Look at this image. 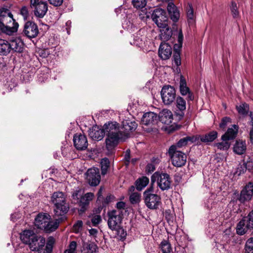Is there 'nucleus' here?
<instances>
[{"mask_svg":"<svg viewBox=\"0 0 253 253\" xmlns=\"http://www.w3.org/2000/svg\"><path fill=\"white\" fill-rule=\"evenodd\" d=\"M51 202L54 206V215L56 217H64V215L69 209L64 194L62 192H54L51 197Z\"/></svg>","mask_w":253,"mask_h":253,"instance_id":"nucleus-4","label":"nucleus"},{"mask_svg":"<svg viewBox=\"0 0 253 253\" xmlns=\"http://www.w3.org/2000/svg\"><path fill=\"white\" fill-rule=\"evenodd\" d=\"M91 221L93 226H96L101 221V217L99 215H94L92 217Z\"/></svg>","mask_w":253,"mask_h":253,"instance_id":"nucleus-52","label":"nucleus"},{"mask_svg":"<svg viewBox=\"0 0 253 253\" xmlns=\"http://www.w3.org/2000/svg\"><path fill=\"white\" fill-rule=\"evenodd\" d=\"M161 94L163 102L165 105H170L175 99V90L170 85L164 86L161 90Z\"/></svg>","mask_w":253,"mask_h":253,"instance_id":"nucleus-9","label":"nucleus"},{"mask_svg":"<svg viewBox=\"0 0 253 253\" xmlns=\"http://www.w3.org/2000/svg\"><path fill=\"white\" fill-rule=\"evenodd\" d=\"M83 196V191L82 189H79L74 191L72 194V197L74 200L77 201V203Z\"/></svg>","mask_w":253,"mask_h":253,"instance_id":"nucleus-49","label":"nucleus"},{"mask_svg":"<svg viewBox=\"0 0 253 253\" xmlns=\"http://www.w3.org/2000/svg\"><path fill=\"white\" fill-rule=\"evenodd\" d=\"M108 225L112 230L118 229L121 225L122 220L121 212L119 211L113 210L108 212Z\"/></svg>","mask_w":253,"mask_h":253,"instance_id":"nucleus-11","label":"nucleus"},{"mask_svg":"<svg viewBox=\"0 0 253 253\" xmlns=\"http://www.w3.org/2000/svg\"><path fill=\"white\" fill-rule=\"evenodd\" d=\"M245 249L246 253H253V238L247 240Z\"/></svg>","mask_w":253,"mask_h":253,"instance_id":"nucleus-43","label":"nucleus"},{"mask_svg":"<svg viewBox=\"0 0 253 253\" xmlns=\"http://www.w3.org/2000/svg\"><path fill=\"white\" fill-rule=\"evenodd\" d=\"M115 230L117 231V235L120 236L121 238L125 237L126 234V233L124 231L123 228H121L120 226Z\"/></svg>","mask_w":253,"mask_h":253,"instance_id":"nucleus-58","label":"nucleus"},{"mask_svg":"<svg viewBox=\"0 0 253 253\" xmlns=\"http://www.w3.org/2000/svg\"><path fill=\"white\" fill-rule=\"evenodd\" d=\"M253 229V210L238 223L236 231L238 234L242 235L248 229Z\"/></svg>","mask_w":253,"mask_h":253,"instance_id":"nucleus-7","label":"nucleus"},{"mask_svg":"<svg viewBox=\"0 0 253 253\" xmlns=\"http://www.w3.org/2000/svg\"><path fill=\"white\" fill-rule=\"evenodd\" d=\"M85 176L86 180L90 185L95 186L99 184L101 177L98 169L93 168L88 169L85 173Z\"/></svg>","mask_w":253,"mask_h":253,"instance_id":"nucleus-12","label":"nucleus"},{"mask_svg":"<svg viewBox=\"0 0 253 253\" xmlns=\"http://www.w3.org/2000/svg\"><path fill=\"white\" fill-rule=\"evenodd\" d=\"M48 1L51 4L55 6H60L63 2V0H48Z\"/></svg>","mask_w":253,"mask_h":253,"instance_id":"nucleus-57","label":"nucleus"},{"mask_svg":"<svg viewBox=\"0 0 253 253\" xmlns=\"http://www.w3.org/2000/svg\"><path fill=\"white\" fill-rule=\"evenodd\" d=\"M158 116L156 113L149 112L145 113L141 119V123L146 126L154 124L157 120Z\"/></svg>","mask_w":253,"mask_h":253,"instance_id":"nucleus-23","label":"nucleus"},{"mask_svg":"<svg viewBox=\"0 0 253 253\" xmlns=\"http://www.w3.org/2000/svg\"><path fill=\"white\" fill-rule=\"evenodd\" d=\"M253 195V184L252 182L249 183L242 190L239 198L241 203L251 199Z\"/></svg>","mask_w":253,"mask_h":253,"instance_id":"nucleus-16","label":"nucleus"},{"mask_svg":"<svg viewBox=\"0 0 253 253\" xmlns=\"http://www.w3.org/2000/svg\"><path fill=\"white\" fill-rule=\"evenodd\" d=\"M32 240L28 244L30 249L32 251H37L43 250L42 248L44 246L45 240L44 238L41 236L35 235Z\"/></svg>","mask_w":253,"mask_h":253,"instance_id":"nucleus-15","label":"nucleus"},{"mask_svg":"<svg viewBox=\"0 0 253 253\" xmlns=\"http://www.w3.org/2000/svg\"><path fill=\"white\" fill-rule=\"evenodd\" d=\"M83 253H95L97 246L93 243H85L83 246Z\"/></svg>","mask_w":253,"mask_h":253,"instance_id":"nucleus-33","label":"nucleus"},{"mask_svg":"<svg viewBox=\"0 0 253 253\" xmlns=\"http://www.w3.org/2000/svg\"><path fill=\"white\" fill-rule=\"evenodd\" d=\"M10 51L12 50L17 52H21L23 48V42L19 38H15L9 42Z\"/></svg>","mask_w":253,"mask_h":253,"instance_id":"nucleus-21","label":"nucleus"},{"mask_svg":"<svg viewBox=\"0 0 253 253\" xmlns=\"http://www.w3.org/2000/svg\"><path fill=\"white\" fill-rule=\"evenodd\" d=\"M18 27V23L16 21H13V25H1L0 30L3 33L8 36H11L17 32Z\"/></svg>","mask_w":253,"mask_h":253,"instance_id":"nucleus-26","label":"nucleus"},{"mask_svg":"<svg viewBox=\"0 0 253 253\" xmlns=\"http://www.w3.org/2000/svg\"><path fill=\"white\" fill-rule=\"evenodd\" d=\"M36 235L32 230H25L20 234V239L23 243L28 245Z\"/></svg>","mask_w":253,"mask_h":253,"instance_id":"nucleus-30","label":"nucleus"},{"mask_svg":"<svg viewBox=\"0 0 253 253\" xmlns=\"http://www.w3.org/2000/svg\"><path fill=\"white\" fill-rule=\"evenodd\" d=\"M137 125L135 121H131L129 120H124L122 122V128L126 131L123 134V136L127 137L129 132L134 130L137 127Z\"/></svg>","mask_w":253,"mask_h":253,"instance_id":"nucleus-20","label":"nucleus"},{"mask_svg":"<svg viewBox=\"0 0 253 253\" xmlns=\"http://www.w3.org/2000/svg\"><path fill=\"white\" fill-rule=\"evenodd\" d=\"M198 136L195 135L185 137L180 139L175 146L177 149L178 148L186 146L189 143H197L198 144Z\"/></svg>","mask_w":253,"mask_h":253,"instance_id":"nucleus-28","label":"nucleus"},{"mask_svg":"<svg viewBox=\"0 0 253 253\" xmlns=\"http://www.w3.org/2000/svg\"><path fill=\"white\" fill-rule=\"evenodd\" d=\"M103 129L106 134L105 143L107 154L110 155L113 153L119 141L124 139L123 133L120 131L119 124L116 122L105 124Z\"/></svg>","mask_w":253,"mask_h":253,"instance_id":"nucleus-1","label":"nucleus"},{"mask_svg":"<svg viewBox=\"0 0 253 253\" xmlns=\"http://www.w3.org/2000/svg\"><path fill=\"white\" fill-rule=\"evenodd\" d=\"M83 226V222L81 220H78L73 226V230L75 232H79L80 229Z\"/></svg>","mask_w":253,"mask_h":253,"instance_id":"nucleus-56","label":"nucleus"},{"mask_svg":"<svg viewBox=\"0 0 253 253\" xmlns=\"http://www.w3.org/2000/svg\"><path fill=\"white\" fill-rule=\"evenodd\" d=\"M110 161L108 158H104L101 159L100 161L101 174L105 175L108 171V169L110 167Z\"/></svg>","mask_w":253,"mask_h":253,"instance_id":"nucleus-35","label":"nucleus"},{"mask_svg":"<svg viewBox=\"0 0 253 253\" xmlns=\"http://www.w3.org/2000/svg\"><path fill=\"white\" fill-rule=\"evenodd\" d=\"M167 9L171 19L173 22H177L180 16L179 11L177 7L172 2H169Z\"/></svg>","mask_w":253,"mask_h":253,"instance_id":"nucleus-25","label":"nucleus"},{"mask_svg":"<svg viewBox=\"0 0 253 253\" xmlns=\"http://www.w3.org/2000/svg\"><path fill=\"white\" fill-rule=\"evenodd\" d=\"M237 110L239 114L242 115H246L249 111V105L247 104L244 103L237 107Z\"/></svg>","mask_w":253,"mask_h":253,"instance_id":"nucleus-46","label":"nucleus"},{"mask_svg":"<svg viewBox=\"0 0 253 253\" xmlns=\"http://www.w3.org/2000/svg\"><path fill=\"white\" fill-rule=\"evenodd\" d=\"M88 134L92 139L99 141L103 138L105 132L103 128L95 126L89 130Z\"/></svg>","mask_w":253,"mask_h":253,"instance_id":"nucleus-18","label":"nucleus"},{"mask_svg":"<svg viewBox=\"0 0 253 253\" xmlns=\"http://www.w3.org/2000/svg\"><path fill=\"white\" fill-rule=\"evenodd\" d=\"M149 179L146 176L138 178L135 182L136 188L138 190H141L149 183Z\"/></svg>","mask_w":253,"mask_h":253,"instance_id":"nucleus-34","label":"nucleus"},{"mask_svg":"<svg viewBox=\"0 0 253 253\" xmlns=\"http://www.w3.org/2000/svg\"><path fill=\"white\" fill-rule=\"evenodd\" d=\"M168 154L170 157L172 164L176 167H181L185 165L187 156L183 152L177 150L176 146L171 145L169 149Z\"/></svg>","mask_w":253,"mask_h":253,"instance_id":"nucleus-5","label":"nucleus"},{"mask_svg":"<svg viewBox=\"0 0 253 253\" xmlns=\"http://www.w3.org/2000/svg\"><path fill=\"white\" fill-rule=\"evenodd\" d=\"M246 150V145L245 141L237 140L234 146V152L238 154H243Z\"/></svg>","mask_w":253,"mask_h":253,"instance_id":"nucleus-31","label":"nucleus"},{"mask_svg":"<svg viewBox=\"0 0 253 253\" xmlns=\"http://www.w3.org/2000/svg\"><path fill=\"white\" fill-rule=\"evenodd\" d=\"M153 21L161 29L162 38L168 40L172 36V31L168 26V17L165 10L161 8L155 9L151 15Z\"/></svg>","mask_w":253,"mask_h":253,"instance_id":"nucleus-2","label":"nucleus"},{"mask_svg":"<svg viewBox=\"0 0 253 253\" xmlns=\"http://www.w3.org/2000/svg\"><path fill=\"white\" fill-rule=\"evenodd\" d=\"M187 12V17L188 21H194L195 15L194 14V10L191 4H188V5L186 9ZM190 21H189L190 22Z\"/></svg>","mask_w":253,"mask_h":253,"instance_id":"nucleus-39","label":"nucleus"},{"mask_svg":"<svg viewBox=\"0 0 253 253\" xmlns=\"http://www.w3.org/2000/svg\"><path fill=\"white\" fill-rule=\"evenodd\" d=\"M126 206V204L124 202H119L116 204V208L118 209V211L120 210H123L125 209Z\"/></svg>","mask_w":253,"mask_h":253,"instance_id":"nucleus-60","label":"nucleus"},{"mask_svg":"<svg viewBox=\"0 0 253 253\" xmlns=\"http://www.w3.org/2000/svg\"><path fill=\"white\" fill-rule=\"evenodd\" d=\"M183 34L182 32V30H181V29H180L179 31L178 34V39H177L178 44H176L174 45V48H175V47L176 46H178V47H179V48L181 47L182 45V42H183Z\"/></svg>","mask_w":253,"mask_h":253,"instance_id":"nucleus-50","label":"nucleus"},{"mask_svg":"<svg viewBox=\"0 0 253 253\" xmlns=\"http://www.w3.org/2000/svg\"><path fill=\"white\" fill-rule=\"evenodd\" d=\"M97 230L94 228H91L89 230V234L93 236H95L97 234Z\"/></svg>","mask_w":253,"mask_h":253,"instance_id":"nucleus-64","label":"nucleus"},{"mask_svg":"<svg viewBox=\"0 0 253 253\" xmlns=\"http://www.w3.org/2000/svg\"><path fill=\"white\" fill-rule=\"evenodd\" d=\"M143 198L145 205L151 210L158 209L162 203L161 196L156 194H149L147 192Z\"/></svg>","mask_w":253,"mask_h":253,"instance_id":"nucleus-10","label":"nucleus"},{"mask_svg":"<svg viewBox=\"0 0 253 253\" xmlns=\"http://www.w3.org/2000/svg\"><path fill=\"white\" fill-rule=\"evenodd\" d=\"M13 21H16L15 19L13 18V15L11 14V15H8L5 17L4 19L0 21L1 25H13Z\"/></svg>","mask_w":253,"mask_h":253,"instance_id":"nucleus-45","label":"nucleus"},{"mask_svg":"<svg viewBox=\"0 0 253 253\" xmlns=\"http://www.w3.org/2000/svg\"><path fill=\"white\" fill-rule=\"evenodd\" d=\"M77 247V243L75 241H72L69 245V248L73 252H75Z\"/></svg>","mask_w":253,"mask_h":253,"instance_id":"nucleus-63","label":"nucleus"},{"mask_svg":"<svg viewBox=\"0 0 253 253\" xmlns=\"http://www.w3.org/2000/svg\"><path fill=\"white\" fill-rule=\"evenodd\" d=\"M23 33L28 38H34L39 33L38 26L33 22L28 21L24 25Z\"/></svg>","mask_w":253,"mask_h":253,"instance_id":"nucleus-14","label":"nucleus"},{"mask_svg":"<svg viewBox=\"0 0 253 253\" xmlns=\"http://www.w3.org/2000/svg\"><path fill=\"white\" fill-rule=\"evenodd\" d=\"M54 241L53 238L50 237L48 239L45 249H43V251H45L46 253H50L52 250L53 245Z\"/></svg>","mask_w":253,"mask_h":253,"instance_id":"nucleus-42","label":"nucleus"},{"mask_svg":"<svg viewBox=\"0 0 253 253\" xmlns=\"http://www.w3.org/2000/svg\"><path fill=\"white\" fill-rule=\"evenodd\" d=\"M155 177L157 178L158 186L162 191L168 190L170 188L171 180L169 175L166 173H162L158 174L155 172L151 177V180L154 182Z\"/></svg>","mask_w":253,"mask_h":253,"instance_id":"nucleus-8","label":"nucleus"},{"mask_svg":"<svg viewBox=\"0 0 253 253\" xmlns=\"http://www.w3.org/2000/svg\"><path fill=\"white\" fill-rule=\"evenodd\" d=\"M132 2L136 8H142L146 5L147 0H132Z\"/></svg>","mask_w":253,"mask_h":253,"instance_id":"nucleus-44","label":"nucleus"},{"mask_svg":"<svg viewBox=\"0 0 253 253\" xmlns=\"http://www.w3.org/2000/svg\"><path fill=\"white\" fill-rule=\"evenodd\" d=\"M172 54V48L167 43L164 42L160 44L159 49V55L163 60H166L171 56Z\"/></svg>","mask_w":253,"mask_h":253,"instance_id":"nucleus-17","label":"nucleus"},{"mask_svg":"<svg viewBox=\"0 0 253 253\" xmlns=\"http://www.w3.org/2000/svg\"><path fill=\"white\" fill-rule=\"evenodd\" d=\"M231 12L232 13V15L234 18H236L238 17L239 15V11L237 9V6L235 2H232V6H231Z\"/></svg>","mask_w":253,"mask_h":253,"instance_id":"nucleus-51","label":"nucleus"},{"mask_svg":"<svg viewBox=\"0 0 253 253\" xmlns=\"http://www.w3.org/2000/svg\"><path fill=\"white\" fill-rule=\"evenodd\" d=\"M115 199V197L113 195H108L106 197L104 200V203L105 204H108L109 203L113 202Z\"/></svg>","mask_w":253,"mask_h":253,"instance_id":"nucleus-61","label":"nucleus"},{"mask_svg":"<svg viewBox=\"0 0 253 253\" xmlns=\"http://www.w3.org/2000/svg\"><path fill=\"white\" fill-rule=\"evenodd\" d=\"M160 121L163 124L169 125L173 120V115L171 112L168 109H163L159 115Z\"/></svg>","mask_w":253,"mask_h":253,"instance_id":"nucleus-22","label":"nucleus"},{"mask_svg":"<svg viewBox=\"0 0 253 253\" xmlns=\"http://www.w3.org/2000/svg\"><path fill=\"white\" fill-rule=\"evenodd\" d=\"M140 194L138 193H133L129 196V200L131 204H138L140 201Z\"/></svg>","mask_w":253,"mask_h":253,"instance_id":"nucleus-40","label":"nucleus"},{"mask_svg":"<svg viewBox=\"0 0 253 253\" xmlns=\"http://www.w3.org/2000/svg\"><path fill=\"white\" fill-rule=\"evenodd\" d=\"M50 217L46 213H39L35 219V226L47 233L54 231L58 228L60 222L64 220V217H59L55 221H50Z\"/></svg>","mask_w":253,"mask_h":253,"instance_id":"nucleus-3","label":"nucleus"},{"mask_svg":"<svg viewBox=\"0 0 253 253\" xmlns=\"http://www.w3.org/2000/svg\"><path fill=\"white\" fill-rule=\"evenodd\" d=\"M164 215L168 222L172 221L173 219V216L172 214L171 213L169 210H166L164 213Z\"/></svg>","mask_w":253,"mask_h":253,"instance_id":"nucleus-55","label":"nucleus"},{"mask_svg":"<svg viewBox=\"0 0 253 253\" xmlns=\"http://www.w3.org/2000/svg\"><path fill=\"white\" fill-rule=\"evenodd\" d=\"M173 62L177 66L181 65V58L179 51L175 50L173 54Z\"/></svg>","mask_w":253,"mask_h":253,"instance_id":"nucleus-47","label":"nucleus"},{"mask_svg":"<svg viewBox=\"0 0 253 253\" xmlns=\"http://www.w3.org/2000/svg\"><path fill=\"white\" fill-rule=\"evenodd\" d=\"M20 14L23 17L24 20L27 19L29 16V11L27 7L24 6L20 9Z\"/></svg>","mask_w":253,"mask_h":253,"instance_id":"nucleus-53","label":"nucleus"},{"mask_svg":"<svg viewBox=\"0 0 253 253\" xmlns=\"http://www.w3.org/2000/svg\"><path fill=\"white\" fill-rule=\"evenodd\" d=\"M176 105L177 109L180 111H183L186 109V102L181 97L178 96L176 100Z\"/></svg>","mask_w":253,"mask_h":253,"instance_id":"nucleus-37","label":"nucleus"},{"mask_svg":"<svg viewBox=\"0 0 253 253\" xmlns=\"http://www.w3.org/2000/svg\"><path fill=\"white\" fill-rule=\"evenodd\" d=\"M228 141V140H222L221 142L214 144V146L220 150H227L230 146V144Z\"/></svg>","mask_w":253,"mask_h":253,"instance_id":"nucleus-38","label":"nucleus"},{"mask_svg":"<svg viewBox=\"0 0 253 253\" xmlns=\"http://www.w3.org/2000/svg\"><path fill=\"white\" fill-rule=\"evenodd\" d=\"M94 197V194L92 193L89 192L86 193L84 196H82L80 199L77 203L81 208V211H84L85 207L88 206L90 201H91Z\"/></svg>","mask_w":253,"mask_h":253,"instance_id":"nucleus-24","label":"nucleus"},{"mask_svg":"<svg viewBox=\"0 0 253 253\" xmlns=\"http://www.w3.org/2000/svg\"><path fill=\"white\" fill-rule=\"evenodd\" d=\"M247 169V164L244 162L243 164H240L237 168L235 174L238 175L245 173Z\"/></svg>","mask_w":253,"mask_h":253,"instance_id":"nucleus-41","label":"nucleus"},{"mask_svg":"<svg viewBox=\"0 0 253 253\" xmlns=\"http://www.w3.org/2000/svg\"><path fill=\"white\" fill-rule=\"evenodd\" d=\"M238 131V126L237 125H234L232 127L229 128L226 132L222 136L221 139L224 140H231L233 139L236 136Z\"/></svg>","mask_w":253,"mask_h":253,"instance_id":"nucleus-29","label":"nucleus"},{"mask_svg":"<svg viewBox=\"0 0 253 253\" xmlns=\"http://www.w3.org/2000/svg\"><path fill=\"white\" fill-rule=\"evenodd\" d=\"M74 145L78 150H84L88 146V141L85 135L81 133H76L74 136Z\"/></svg>","mask_w":253,"mask_h":253,"instance_id":"nucleus-13","label":"nucleus"},{"mask_svg":"<svg viewBox=\"0 0 253 253\" xmlns=\"http://www.w3.org/2000/svg\"><path fill=\"white\" fill-rule=\"evenodd\" d=\"M179 89L180 93L182 95L185 96L188 95L187 98L188 100H193V94L190 91V88L187 86V84L185 79L182 76L180 77L179 83Z\"/></svg>","mask_w":253,"mask_h":253,"instance_id":"nucleus-19","label":"nucleus"},{"mask_svg":"<svg viewBox=\"0 0 253 253\" xmlns=\"http://www.w3.org/2000/svg\"><path fill=\"white\" fill-rule=\"evenodd\" d=\"M8 15H11L9 10L4 8H0V21Z\"/></svg>","mask_w":253,"mask_h":253,"instance_id":"nucleus-48","label":"nucleus"},{"mask_svg":"<svg viewBox=\"0 0 253 253\" xmlns=\"http://www.w3.org/2000/svg\"><path fill=\"white\" fill-rule=\"evenodd\" d=\"M160 248L163 253H170L172 250L169 243L166 240L161 242Z\"/></svg>","mask_w":253,"mask_h":253,"instance_id":"nucleus-36","label":"nucleus"},{"mask_svg":"<svg viewBox=\"0 0 253 253\" xmlns=\"http://www.w3.org/2000/svg\"><path fill=\"white\" fill-rule=\"evenodd\" d=\"M196 136L198 137V141L200 139L201 142L207 143L213 141L217 138V132L216 131H212L205 135Z\"/></svg>","mask_w":253,"mask_h":253,"instance_id":"nucleus-27","label":"nucleus"},{"mask_svg":"<svg viewBox=\"0 0 253 253\" xmlns=\"http://www.w3.org/2000/svg\"><path fill=\"white\" fill-rule=\"evenodd\" d=\"M230 122L231 119L230 118L224 117L222 119L221 122L219 124V126L221 128H224L227 124Z\"/></svg>","mask_w":253,"mask_h":253,"instance_id":"nucleus-54","label":"nucleus"},{"mask_svg":"<svg viewBox=\"0 0 253 253\" xmlns=\"http://www.w3.org/2000/svg\"><path fill=\"white\" fill-rule=\"evenodd\" d=\"M9 42L0 39V55H6L10 52Z\"/></svg>","mask_w":253,"mask_h":253,"instance_id":"nucleus-32","label":"nucleus"},{"mask_svg":"<svg viewBox=\"0 0 253 253\" xmlns=\"http://www.w3.org/2000/svg\"><path fill=\"white\" fill-rule=\"evenodd\" d=\"M125 159L127 162H129L130 161V150H127L126 151L125 155Z\"/></svg>","mask_w":253,"mask_h":253,"instance_id":"nucleus-62","label":"nucleus"},{"mask_svg":"<svg viewBox=\"0 0 253 253\" xmlns=\"http://www.w3.org/2000/svg\"><path fill=\"white\" fill-rule=\"evenodd\" d=\"M155 169V167L154 164H149L146 166V170L149 172L151 173L153 172Z\"/></svg>","mask_w":253,"mask_h":253,"instance_id":"nucleus-59","label":"nucleus"},{"mask_svg":"<svg viewBox=\"0 0 253 253\" xmlns=\"http://www.w3.org/2000/svg\"><path fill=\"white\" fill-rule=\"evenodd\" d=\"M30 7L35 16L39 18H43L48 10L47 2L42 0H30Z\"/></svg>","mask_w":253,"mask_h":253,"instance_id":"nucleus-6","label":"nucleus"}]
</instances>
